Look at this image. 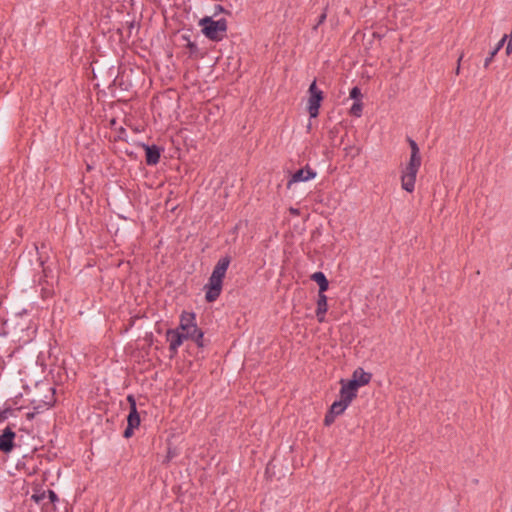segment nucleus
<instances>
[{
  "mask_svg": "<svg viewBox=\"0 0 512 512\" xmlns=\"http://www.w3.org/2000/svg\"><path fill=\"white\" fill-rule=\"evenodd\" d=\"M411 153L410 158L406 166L401 171V187L408 193H412L415 190L416 177L422 164V158L420 149L416 141L408 137Z\"/></svg>",
  "mask_w": 512,
  "mask_h": 512,
  "instance_id": "1",
  "label": "nucleus"
},
{
  "mask_svg": "<svg viewBox=\"0 0 512 512\" xmlns=\"http://www.w3.org/2000/svg\"><path fill=\"white\" fill-rule=\"evenodd\" d=\"M411 153L410 158L406 166L401 171V187L408 193H412L415 190L416 177L422 164V158L420 149L416 141L408 137Z\"/></svg>",
  "mask_w": 512,
  "mask_h": 512,
  "instance_id": "2",
  "label": "nucleus"
},
{
  "mask_svg": "<svg viewBox=\"0 0 512 512\" xmlns=\"http://www.w3.org/2000/svg\"><path fill=\"white\" fill-rule=\"evenodd\" d=\"M199 26L204 36L211 41L219 42L226 37L228 27L225 18L213 20L212 17L205 16L199 20Z\"/></svg>",
  "mask_w": 512,
  "mask_h": 512,
  "instance_id": "3",
  "label": "nucleus"
},
{
  "mask_svg": "<svg viewBox=\"0 0 512 512\" xmlns=\"http://www.w3.org/2000/svg\"><path fill=\"white\" fill-rule=\"evenodd\" d=\"M309 98L307 110L310 118H316L319 114V108L324 99L323 92L317 87L316 80H314L308 89Z\"/></svg>",
  "mask_w": 512,
  "mask_h": 512,
  "instance_id": "4",
  "label": "nucleus"
},
{
  "mask_svg": "<svg viewBox=\"0 0 512 512\" xmlns=\"http://www.w3.org/2000/svg\"><path fill=\"white\" fill-rule=\"evenodd\" d=\"M223 286V279L217 276L211 275L208 279V282L204 285L205 291V300L208 303H212L216 301L221 292Z\"/></svg>",
  "mask_w": 512,
  "mask_h": 512,
  "instance_id": "5",
  "label": "nucleus"
},
{
  "mask_svg": "<svg viewBox=\"0 0 512 512\" xmlns=\"http://www.w3.org/2000/svg\"><path fill=\"white\" fill-rule=\"evenodd\" d=\"M47 390H48L49 394L45 395L43 399H39V400L34 399L31 401L32 408L35 411V413H37V414H41L45 410L50 409L56 403V398H55L56 389L52 386H49Z\"/></svg>",
  "mask_w": 512,
  "mask_h": 512,
  "instance_id": "6",
  "label": "nucleus"
},
{
  "mask_svg": "<svg viewBox=\"0 0 512 512\" xmlns=\"http://www.w3.org/2000/svg\"><path fill=\"white\" fill-rule=\"evenodd\" d=\"M47 390H48L49 394L45 395L43 399H39V400L34 399L31 401L32 408L35 411V413H37V414H41L45 410L50 409L56 403V398H55L56 389L52 386H49Z\"/></svg>",
  "mask_w": 512,
  "mask_h": 512,
  "instance_id": "7",
  "label": "nucleus"
},
{
  "mask_svg": "<svg viewBox=\"0 0 512 512\" xmlns=\"http://www.w3.org/2000/svg\"><path fill=\"white\" fill-rule=\"evenodd\" d=\"M179 330H182L184 334H194L200 328L196 323V314L194 312L183 311L180 315Z\"/></svg>",
  "mask_w": 512,
  "mask_h": 512,
  "instance_id": "8",
  "label": "nucleus"
},
{
  "mask_svg": "<svg viewBox=\"0 0 512 512\" xmlns=\"http://www.w3.org/2000/svg\"><path fill=\"white\" fill-rule=\"evenodd\" d=\"M166 338L169 342V351L172 356L176 355L178 348L182 345L185 339H188V334H184L179 329H168L166 332Z\"/></svg>",
  "mask_w": 512,
  "mask_h": 512,
  "instance_id": "9",
  "label": "nucleus"
},
{
  "mask_svg": "<svg viewBox=\"0 0 512 512\" xmlns=\"http://www.w3.org/2000/svg\"><path fill=\"white\" fill-rule=\"evenodd\" d=\"M350 404L344 400H337L332 403L330 409L327 411L324 417V425L330 426L334 423L335 418L344 413Z\"/></svg>",
  "mask_w": 512,
  "mask_h": 512,
  "instance_id": "10",
  "label": "nucleus"
},
{
  "mask_svg": "<svg viewBox=\"0 0 512 512\" xmlns=\"http://www.w3.org/2000/svg\"><path fill=\"white\" fill-rule=\"evenodd\" d=\"M16 433L11 427H6L0 435V451L9 453L13 450Z\"/></svg>",
  "mask_w": 512,
  "mask_h": 512,
  "instance_id": "11",
  "label": "nucleus"
},
{
  "mask_svg": "<svg viewBox=\"0 0 512 512\" xmlns=\"http://www.w3.org/2000/svg\"><path fill=\"white\" fill-rule=\"evenodd\" d=\"M317 173L311 169L308 165L305 168H301L292 174V177L287 183V187L290 188L292 183L305 182L316 177Z\"/></svg>",
  "mask_w": 512,
  "mask_h": 512,
  "instance_id": "12",
  "label": "nucleus"
},
{
  "mask_svg": "<svg viewBox=\"0 0 512 512\" xmlns=\"http://www.w3.org/2000/svg\"><path fill=\"white\" fill-rule=\"evenodd\" d=\"M340 399L348 402L349 404L357 397L358 389L355 387L354 382L348 380L345 382L341 380Z\"/></svg>",
  "mask_w": 512,
  "mask_h": 512,
  "instance_id": "13",
  "label": "nucleus"
},
{
  "mask_svg": "<svg viewBox=\"0 0 512 512\" xmlns=\"http://www.w3.org/2000/svg\"><path fill=\"white\" fill-rule=\"evenodd\" d=\"M127 401L130 405V411H129V414L127 416V424L130 425V426H133L135 428H138L140 426V415L137 411V405H136V400H135V397L133 395H128L127 396Z\"/></svg>",
  "mask_w": 512,
  "mask_h": 512,
  "instance_id": "14",
  "label": "nucleus"
},
{
  "mask_svg": "<svg viewBox=\"0 0 512 512\" xmlns=\"http://www.w3.org/2000/svg\"><path fill=\"white\" fill-rule=\"evenodd\" d=\"M145 149L146 163L153 166L159 163L162 149L157 145L142 144Z\"/></svg>",
  "mask_w": 512,
  "mask_h": 512,
  "instance_id": "15",
  "label": "nucleus"
},
{
  "mask_svg": "<svg viewBox=\"0 0 512 512\" xmlns=\"http://www.w3.org/2000/svg\"><path fill=\"white\" fill-rule=\"evenodd\" d=\"M372 374L365 372L362 368H357L352 375L351 382H354L355 387L358 389L360 386H364L370 383Z\"/></svg>",
  "mask_w": 512,
  "mask_h": 512,
  "instance_id": "16",
  "label": "nucleus"
},
{
  "mask_svg": "<svg viewBox=\"0 0 512 512\" xmlns=\"http://www.w3.org/2000/svg\"><path fill=\"white\" fill-rule=\"evenodd\" d=\"M230 263H231V257L229 255H225V256L221 257L218 260V262L216 263V265L214 266V269H213L211 275L224 279Z\"/></svg>",
  "mask_w": 512,
  "mask_h": 512,
  "instance_id": "17",
  "label": "nucleus"
},
{
  "mask_svg": "<svg viewBox=\"0 0 512 512\" xmlns=\"http://www.w3.org/2000/svg\"><path fill=\"white\" fill-rule=\"evenodd\" d=\"M327 310V296L325 293H318L316 317L319 323H323L325 321V314Z\"/></svg>",
  "mask_w": 512,
  "mask_h": 512,
  "instance_id": "18",
  "label": "nucleus"
},
{
  "mask_svg": "<svg viewBox=\"0 0 512 512\" xmlns=\"http://www.w3.org/2000/svg\"><path fill=\"white\" fill-rule=\"evenodd\" d=\"M311 280L315 281L319 286L318 293H325L329 288V281L325 274L321 271L315 272L311 275Z\"/></svg>",
  "mask_w": 512,
  "mask_h": 512,
  "instance_id": "19",
  "label": "nucleus"
},
{
  "mask_svg": "<svg viewBox=\"0 0 512 512\" xmlns=\"http://www.w3.org/2000/svg\"><path fill=\"white\" fill-rule=\"evenodd\" d=\"M181 39L185 42L184 46L188 49L189 56L190 57L197 56L198 53H199V49H198L197 44L195 42L191 41L190 35L189 34H183L181 36Z\"/></svg>",
  "mask_w": 512,
  "mask_h": 512,
  "instance_id": "20",
  "label": "nucleus"
},
{
  "mask_svg": "<svg viewBox=\"0 0 512 512\" xmlns=\"http://www.w3.org/2000/svg\"><path fill=\"white\" fill-rule=\"evenodd\" d=\"M188 339L194 341L199 348L204 347V332L201 329L194 334H188Z\"/></svg>",
  "mask_w": 512,
  "mask_h": 512,
  "instance_id": "21",
  "label": "nucleus"
},
{
  "mask_svg": "<svg viewBox=\"0 0 512 512\" xmlns=\"http://www.w3.org/2000/svg\"><path fill=\"white\" fill-rule=\"evenodd\" d=\"M362 111H363L362 101H355L350 108V114L355 117H360L362 115Z\"/></svg>",
  "mask_w": 512,
  "mask_h": 512,
  "instance_id": "22",
  "label": "nucleus"
},
{
  "mask_svg": "<svg viewBox=\"0 0 512 512\" xmlns=\"http://www.w3.org/2000/svg\"><path fill=\"white\" fill-rule=\"evenodd\" d=\"M328 7H329V5L327 4V5L325 6V8L323 9V12L319 15V17H318V19H317L316 24H315V25L313 26V28H312L313 30H315V31H316V30L318 29V27H319L320 25H322V24L326 21V19H327V13H328Z\"/></svg>",
  "mask_w": 512,
  "mask_h": 512,
  "instance_id": "23",
  "label": "nucleus"
},
{
  "mask_svg": "<svg viewBox=\"0 0 512 512\" xmlns=\"http://www.w3.org/2000/svg\"><path fill=\"white\" fill-rule=\"evenodd\" d=\"M350 98L355 101H362V93H361V89L358 87V86H354L351 90H350V94H349Z\"/></svg>",
  "mask_w": 512,
  "mask_h": 512,
  "instance_id": "24",
  "label": "nucleus"
},
{
  "mask_svg": "<svg viewBox=\"0 0 512 512\" xmlns=\"http://www.w3.org/2000/svg\"><path fill=\"white\" fill-rule=\"evenodd\" d=\"M14 415V409L11 407H7L0 411V423L4 422L6 419H8L10 416Z\"/></svg>",
  "mask_w": 512,
  "mask_h": 512,
  "instance_id": "25",
  "label": "nucleus"
},
{
  "mask_svg": "<svg viewBox=\"0 0 512 512\" xmlns=\"http://www.w3.org/2000/svg\"><path fill=\"white\" fill-rule=\"evenodd\" d=\"M115 141L122 140L127 141V131L124 127H120L117 131V136L114 139Z\"/></svg>",
  "mask_w": 512,
  "mask_h": 512,
  "instance_id": "26",
  "label": "nucleus"
},
{
  "mask_svg": "<svg viewBox=\"0 0 512 512\" xmlns=\"http://www.w3.org/2000/svg\"><path fill=\"white\" fill-rule=\"evenodd\" d=\"M46 491H43L42 493H39V494H33L32 495V499L37 503V504H40V503H44V500L46 499Z\"/></svg>",
  "mask_w": 512,
  "mask_h": 512,
  "instance_id": "27",
  "label": "nucleus"
},
{
  "mask_svg": "<svg viewBox=\"0 0 512 512\" xmlns=\"http://www.w3.org/2000/svg\"><path fill=\"white\" fill-rule=\"evenodd\" d=\"M497 49H493L490 51L489 55L486 57L485 61H484V67L485 68H488V66L490 65V63L492 62L493 58L495 57V55L497 54Z\"/></svg>",
  "mask_w": 512,
  "mask_h": 512,
  "instance_id": "28",
  "label": "nucleus"
},
{
  "mask_svg": "<svg viewBox=\"0 0 512 512\" xmlns=\"http://www.w3.org/2000/svg\"><path fill=\"white\" fill-rule=\"evenodd\" d=\"M46 498L49 499V502L54 504L56 501H58V495L53 490H48L46 493Z\"/></svg>",
  "mask_w": 512,
  "mask_h": 512,
  "instance_id": "29",
  "label": "nucleus"
},
{
  "mask_svg": "<svg viewBox=\"0 0 512 512\" xmlns=\"http://www.w3.org/2000/svg\"><path fill=\"white\" fill-rule=\"evenodd\" d=\"M136 428L127 424L126 429L123 432V437L129 439L134 434Z\"/></svg>",
  "mask_w": 512,
  "mask_h": 512,
  "instance_id": "30",
  "label": "nucleus"
},
{
  "mask_svg": "<svg viewBox=\"0 0 512 512\" xmlns=\"http://www.w3.org/2000/svg\"><path fill=\"white\" fill-rule=\"evenodd\" d=\"M52 294H53V290L52 289L43 288L42 291H41V295H42L43 299L50 298L52 296Z\"/></svg>",
  "mask_w": 512,
  "mask_h": 512,
  "instance_id": "31",
  "label": "nucleus"
},
{
  "mask_svg": "<svg viewBox=\"0 0 512 512\" xmlns=\"http://www.w3.org/2000/svg\"><path fill=\"white\" fill-rule=\"evenodd\" d=\"M508 39V35L505 34L501 40L497 43L496 47L494 49H497V52H499V50L504 46L505 42L507 41Z\"/></svg>",
  "mask_w": 512,
  "mask_h": 512,
  "instance_id": "32",
  "label": "nucleus"
},
{
  "mask_svg": "<svg viewBox=\"0 0 512 512\" xmlns=\"http://www.w3.org/2000/svg\"><path fill=\"white\" fill-rule=\"evenodd\" d=\"M36 415H38V414H37V413H35V411L33 410V411L28 412V413L26 414V418H27V420H30V421H31V420H33V419L35 418V416H36Z\"/></svg>",
  "mask_w": 512,
  "mask_h": 512,
  "instance_id": "33",
  "label": "nucleus"
},
{
  "mask_svg": "<svg viewBox=\"0 0 512 512\" xmlns=\"http://www.w3.org/2000/svg\"><path fill=\"white\" fill-rule=\"evenodd\" d=\"M172 457H173V454H172L171 449L169 448L167 456H166V461L169 462Z\"/></svg>",
  "mask_w": 512,
  "mask_h": 512,
  "instance_id": "34",
  "label": "nucleus"
},
{
  "mask_svg": "<svg viewBox=\"0 0 512 512\" xmlns=\"http://www.w3.org/2000/svg\"><path fill=\"white\" fill-rule=\"evenodd\" d=\"M290 212H291V214L299 215V210L296 208H290Z\"/></svg>",
  "mask_w": 512,
  "mask_h": 512,
  "instance_id": "35",
  "label": "nucleus"
},
{
  "mask_svg": "<svg viewBox=\"0 0 512 512\" xmlns=\"http://www.w3.org/2000/svg\"><path fill=\"white\" fill-rule=\"evenodd\" d=\"M461 59H462V57H460V58L458 59V64L460 63ZM459 70H460V66L458 65V67H457V69H456V73H457V74L459 73Z\"/></svg>",
  "mask_w": 512,
  "mask_h": 512,
  "instance_id": "36",
  "label": "nucleus"
},
{
  "mask_svg": "<svg viewBox=\"0 0 512 512\" xmlns=\"http://www.w3.org/2000/svg\"><path fill=\"white\" fill-rule=\"evenodd\" d=\"M115 123H116V120H115V119H113V120L111 121V124H112V125H114Z\"/></svg>",
  "mask_w": 512,
  "mask_h": 512,
  "instance_id": "37",
  "label": "nucleus"
},
{
  "mask_svg": "<svg viewBox=\"0 0 512 512\" xmlns=\"http://www.w3.org/2000/svg\"><path fill=\"white\" fill-rule=\"evenodd\" d=\"M217 7H218L219 10L223 9L221 5H218Z\"/></svg>",
  "mask_w": 512,
  "mask_h": 512,
  "instance_id": "38",
  "label": "nucleus"
}]
</instances>
